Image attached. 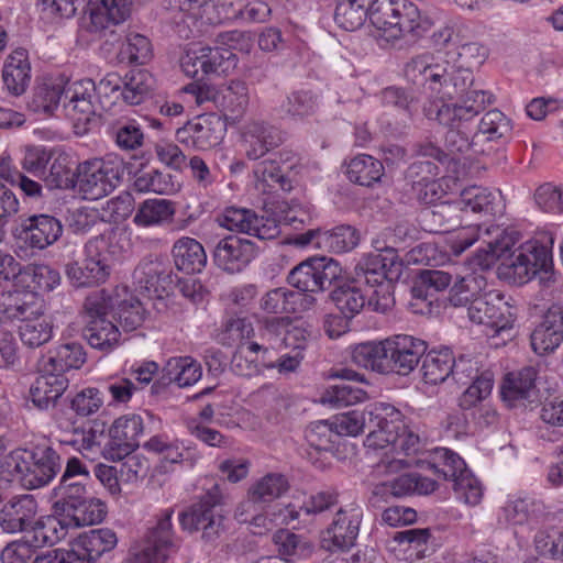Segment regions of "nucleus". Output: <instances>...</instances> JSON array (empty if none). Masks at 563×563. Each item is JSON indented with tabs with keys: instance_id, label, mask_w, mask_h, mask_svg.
I'll return each instance as SVG.
<instances>
[{
	"instance_id": "obj_1",
	"label": "nucleus",
	"mask_w": 563,
	"mask_h": 563,
	"mask_svg": "<svg viewBox=\"0 0 563 563\" xmlns=\"http://www.w3.org/2000/svg\"><path fill=\"white\" fill-rule=\"evenodd\" d=\"M477 240L482 246L476 254V264L483 269L501 262V274L514 283L523 285L538 277L541 283L553 280L552 246L554 238L543 232L537 238L515 247L516 239L499 227L481 225L468 228L460 233L454 242L455 253H462Z\"/></svg>"
},
{
	"instance_id": "obj_2",
	"label": "nucleus",
	"mask_w": 563,
	"mask_h": 563,
	"mask_svg": "<svg viewBox=\"0 0 563 563\" xmlns=\"http://www.w3.org/2000/svg\"><path fill=\"white\" fill-rule=\"evenodd\" d=\"M405 76L413 85L439 95L442 99H455L452 103L434 107H461L492 104L493 95L475 84L474 74L461 69L446 52H424L410 58L405 66Z\"/></svg>"
},
{
	"instance_id": "obj_3",
	"label": "nucleus",
	"mask_w": 563,
	"mask_h": 563,
	"mask_svg": "<svg viewBox=\"0 0 563 563\" xmlns=\"http://www.w3.org/2000/svg\"><path fill=\"white\" fill-rule=\"evenodd\" d=\"M7 464L27 489L49 484L62 470L59 454L47 444L32 450L16 449L9 454Z\"/></svg>"
},
{
	"instance_id": "obj_4",
	"label": "nucleus",
	"mask_w": 563,
	"mask_h": 563,
	"mask_svg": "<svg viewBox=\"0 0 563 563\" xmlns=\"http://www.w3.org/2000/svg\"><path fill=\"white\" fill-rule=\"evenodd\" d=\"M487 106L481 101L461 107H429L426 114L448 128L444 140L446 150L451 154H464L470 151L477 137L474 136L475 118Z\"/></svg>"
},
{
	"instance_id": "obj_5",
	"label": "nucleus",
	"mask_w": 563,
	"mask_h": 563,
	"mask_svg": "<svg viewBox=\"0 0 563 563\" xmlns=\"http://www.w3.org/2000/svg\"><path fill=\"white\" fill-rule=\"evenodd\" d=\"M113 307V299L104 290L93 291L85 300L87 323L82 335L96 350L110 352L119 344L121 333L118 327L107 318Z\"/></svg>"
},
{
	"instance_id": "obj_6",
	"label": "nucleus",
	"mask_w": 563,
	"mask_h": 563,
	"mask_svg": "<svg viewBox=\"0 0 563 563\" xmlns=\"http://www.w3.org/2000/svg\"><path fill=\"white\" fill-rule=\"evenodd\" d=\"M124 173L125 164L117 156L93 158L77 166V186L87 199L97 200L110 195Z\"/></svg>"
},
{
	"instance_id": "obj_7",
	"label": "nucleus",
	"mask_w": 563,
	"mask_h": 563,
	"mask_svg": "<svg viewBox=\"0 0 563 563\" xmlns=\"http://www.w3.org/2000/svg\"><path fill=\"white\" fill-rule=\"evenodd\" d=\"M387 260L377 253L368 254L356 264L353 282L373 288L368 296V307L373 311L386 313L395 306L394 283L387 277Z\"/></svg>"
},
{
	"instance_id": "obj_8",
	"label": "nucleus",
	"mask_w": 563,
	"mask_h": 563,
	"mask_svg": "<svg viewBox=\"0 0 563 563\" xmlns=\"http://www.w3.org/2000/svg\"><path fill=\"white\" fill-rule=\"evenodd\" d=\"M173 508L164 509L156 523L148 528L143 539L130 550L129 563H165L168 555L178 547L174 534Z\"/></svg>"
},
{
	"instance_id": "obj_9",
	"label": "nucleus",
	"mask_w": 563,
	"mask_h": 563,
	"mask_svg": "<svg viewBox=\"0 0 563 563\" xmlns=\"http://www.w3.org/2000/svg\"><path fill=\"white\" fill-rule=\"evenodd\" d=\"M3 313L9 319L21 321L19 335L27 347H40L53 338V321L40 305L15 298L12 303L4 307Z\"/></svg>"
},
{
	"instance_id": "obj_10",
	"label": "nucleus",
	"mask_w": 563,
	"mask_h": 563,
	"mask_svg": "<svg viewBox=\"0 0 563 563\" xmlns=\"http://www.w3.org/2000/svg\"><path fill=\"white\" fill-rule=\"evenodd\" d=\"M218 503L217 495L209 493L200 503L180 514L181 528L189 532L200 531L205 543L214 544L225 530L223 516L214 509Z\"/></svg>"
},
{
	"instance_id": "obj_11",
	"label": "nucleus",
	"mask_w": 563,
	"mask_h": 563,
	"mask_svg": "<svg viewBox=\"0 0 563 563\" xmlns=\"http://www.w3.org/2000/svg\"><path fill=\"white\" fill-rule=\"evenodd\" d=\"M468 319L490 328L495 334L511 330L516 316L500 292H485L467 308Z\"/></svg>"
},
{
	"instance_id": "obj_12",
	"label": "nucleus",
	"mask_w": 563,
	"mask_h": 563,
	"mask_svg": "<svg viewBox=\"0 0 563 563\" xmlns=\"http://www.w3.org/2000/svg\"><path fill=\"white\" fill-rule=\"evenodd\" d=\"M224 126L216 114H201L186 122L176 131V140L199 151L210 150L223 139Z\"/></svg>"
},
{
	"instance_id": "obj_13",
	"label": "nucleus",
	"mask_w": 563,
	"mask_h": 563,
	"mask_svg": "<svg viewBox=\"0 0 563 563\" xmlns=\"http://www.w3.org/2000/svg\"><path fill=\"white\" fill-rule=\"evenodd\" d=\"M106 246L103 239L97 238L86 244L87 258L82 265L68 264L66 275L76 287H87L104 283L110 275V265L99 249Z\"/></svg>"
},
{
	"instance_id": "obj_14",
	"label": "nucleus",
	"mask_w": 563,
	"mask_h": 563,
	"mask_svg": "<svg viewBox=\"0 0 563 563\" xmlns=\"http://www.w3.org/2000/svg\"><path fill=\"white\" fill-rule=\"evenodd\" d=\"M221 227L246 233L258 240H273L279 234V228L274 219L258 217L255 211L245 208L229 207L218 218Z\"/></svg>"
},
{
	"instance_id": "obj_15",
	"label": "nucleus",
	"mask_w": 563,
	"mask_h": 563,
	"mask_svg": "<svg viewBox=\"0 0 563 563\" xmlns=\"http://www.w3.org/2000/svg\"><path fill=\"white\" fill-rule=\"evenodd\" d=\"M389 356L390 373L409 375L424 355L428 344L426 341L408 335L395 334L385 339Z\"/></svg>"
},
{
	"instance_id": "obj_16",
	"label": "nucleus",
	"mask_w": 563,
	"mask_h": 563,
	"mask_svg": "<svg viewBox=\"0 0 563 563\" xmlns=\"http://www.w3.org/2000/svg\"><path fill=\"white\" fill-rule=\"evenodd\" d=\"M144 431L141 416L126 415L114 420L109 429L110 440L107 444L109 459L122 460L136 450Z\"/></svg>"
},
{
	"instance_id": "obj_17",
	"label": "nucleus",
	"mask_w": 563,
	"mask_h": 563,
	"mask_svg": "<svg viewBox=\"0 0 563 563\" xmlns=\"http://www.w3.org/2000/svg\"><path fill=\"white\" fill-rule=\"evenodd\" d=\"M284 141L285 135L278 128L260 119L250 120L242 131L245 156L252 161L262 158L269 151L280 146Z\"/></svg>"
},
{
	"instance_id": "obj_18",
	"label": "nucleus",
	"mask_w": 563,
	"mask_h": 563,
	"mask_svg": "<svg viewBox=\"0 0 563 563\" xmlns=\"http://www.w3.org/2000/svg\"><path fill=\"white\" fill-rule=\"evenodd\" d=\"M63 233L58 219L49 214H34L15 229V236L32 249L44 250L54 244Z\"/></svg>"
},
{
	"instance_id": "obj_19",
	"label": "nucleus",
	"mask_w": 563,
	"mask_h": 563,
	"mask_svg": "<svg viewBox=\"0 0 563 563\" xmlns=\"http://www.w3.org/2000/svg\"><path fill=\"white\" fill-rule=\"evenodd\" d=\"M282 319H269L264 323L262 339L265 344H258L256 342L250 343L247 349L257 353L263 351L267 353L269 350H282L291 349L292 352L299 350L300 353L306 349L308 343L309 333L306 329L300 327H294L287 330L283 335L280 333Z\"/></svg>"
},
{
	"instance_id": "obj_20",
	"label": "nucleus",
	"mask_w": 563,
	"mask_h": 563,
	"mask_svg": "<svg viewBox=\"0 0 563 563\" xmlns=\"http://www.w3.org/2000/svg\"><path fill=\"white\" fill-rule=\"evenodd\" d=\"M256 250L251 240L230 235L216 245L213 262L225 272H241L255 257Z\"/></svg>"
},
{
	"instance_id": "obj_21",
	"label": "nucleus",
	"mask_w": 563,
	"mask_h": 563,
	"mask_svg": "<svg viewBox=\"0 0 563 563\" xmlns=\"http://www.w3.org/2000/svg\"><path fill=\"white\" fill-rule=\"evenodd\" d=\"M363 518V509L350 505L338 509L331 525L327 528L328 538L323 542L331 541L333 547L340 550L351 549L357 539Z\"/></svg>"
},
{
	"instance_id": "obj_22",
	"label": "nucleus",
	"mask_w": 563,
	"mask_h": 563,
	"mask_svg": "<svg viewBox=\"0 0 563 563\" xmlns=\"http://www.w3.org/2000/svg\"><path fill=\"white\" fill-rule=\"evenodd\" d=\"M97 92L91 79L69 81L65 88L64 109L66 114L78 123H87L95 114L93 98Z\"/></svg>"
},
{
	"instance_id": "obj_23",
	"label": "nucleus",
	"mask_w": 563,
	"mask_h": 563,
	"mask_svg": "<svg viewBox=\"0 0 563 563\" xmlns=\"http://www.w3.org/2000/svg\"><path fill=\"white\" fill-rule=\"evenodd\" d=\"M388 411L394 412V407L379 404L369 406V420L367 424L368 434L365 439V446L378 450L387 446H396L398 440L397 420H388Z\"/></svg>"
},
{
	"instance_id": "obj_24",
	"label": "nucleus",
	"mask_w": 563,
	"mask_h": 563,
	"mask_svg": "<svg viewBox=\"0 0 563 563\" xmlns=\"http://www.w3.org/2000/svg\"><path fill=\"white\" fill-rule=\"evenodd\" d=\"M37 501L32 495L12 498L1 509L0 527L7 533H22L31 528L37 515Z\"/></svg>"
},
{
	"instance_id": "obj_25",
	"label": "nucleus",
	"mask_w": 563,
	"mask_h": 563,
	"mask_svg": "<svg viewBox=\"0 0 563 563\" xmlns=\"http://www.w3.org/2000/svg\"><path fill=\"white\" fill-rule=\"evenodd\" d=\"M533 351L540 355L553 352L563 342V305L548 309L530 336Z\"/></svg>"
},
{
	"instance_id": "obj_26",
	"label": "nucleus",
	"mask_w": 563,
	"mask_h": 563,
	"mask_svg": "<svg viewBox=\"0 0 563 563\" xmlns=\"http://www.w3.org/2000/svg\"><path fill=\"white\" fill-rule=\"evenodd\" d=\"M536 378L537 371L531 366L508 373L501 385L503 400L509 407L523 406L526 401L531 402L537 396Z\"/></svg>"
},
{
	"instance_id": "obj_27",
	"label": "nucleus",
	"mask_w": 563,
	"mask_h": 563,
	"mask_svg": "<svg viewBox=\"0 0 563 563\" xmlns=\"http://www.w3.org/2000/svg\"><path fill=\"white\" fill-rule=\"evenodd\" d=\"M463 217L456 201H442L420 212V223L430 233H448L462 224Z\"/></svg>"
},
{
	"instance_id": "obj_28",
	"label": "nucleus",
	"mask_w": 563,
	"mask_h": 563,
	"mask_svg": "<svg viewBox=\"0 0 563 563\" xmlns=\"http://www.w3.org/2000/svg\"><path fill=\"white\" fill-rule=\"evenodd\" d=\"M131 0H97L90 8V32H102L123 23L131 14Z\"/></svg>"
},
{
	"instance_id": "obj_29",
	"label": "nucleus",
	"mask_w": 563,
	"mask_h": 563,
	"mask_svg": "<svg viewBox=\"0 0 563 563\" xmlns=\"http://www.w3.org/2000/svg\"><path fill=\"white\" fill-rule=\"evenodd\" d=\"M2 81L12 96L23 95L31 81V64L26 49L18 48L5 59L2 69Z\"/></svg>"
},
{
	"instance_id": "obj_30",
	"label": "nucleus",
	"mask_w": 563,
	"mask_h": 563,
	"mask_svg": "<svg viewBox=\"0 0 563 563\" xmlns=\"http://www.w3.org/2000/svg\"><path fill=\"white\" fill-rule=\"evenodd\" d=\"M86 362V352L81 344L76 342L62 344L38 362L41 372H54L64 375L65 372L79 368Z\"/></svg>"
},
{
	"instance_id": "obj_31",
	"label": "nucleus",
	"mask_w": 563,
	"mask_h": 563,
	"mask_svg": "<svg viewBox=\"0 0 563 563\" xmlns=\"http://www.w3.org/2000/svg\"><path fill=\"white\" fill-rule=\"evenodd\" d=\"M68 78L64 75L44 76L36 84L30 107L35 112L53 113L59 106Z\"/></svg>"
},
{
	"instance_id": "obj_32",
	"label": "nucleus",
	"mask_w": 563,
	"mask_h": 563,
	"mask_svg": "<svg viewBox=\"0 0 563 563\" xmlns=\"http://www.w3.org/2000/svg\"><path fill=\"white\" fill-rule=\"evenodd\" d=\"M107 514L106 503L89 495L66 509L64 514H59V516L65 518L69 529H77L102 522Z\"/></svg>"
},
{
	"instance_id": "obj_33",
	"label": "nucleus",
	"mask_w": 563,
	"mask_h": 563,
	"mask_svg": "<svg viewBox=\"0 0 563 563\" xmlns=\"http://www.w3.org/2000/svg\"><path fill=\"white\" fill-rule=\"evenodd\" d=\"M250 103L249 87L245 81L234 79L220 86L218 96V110L231 120H240L246 112Z\"/></svg>"
},
{
	"instance_id": "obj_34",
	"label": "nucleus",
	"mask_w": 563,
	"mask_h": 563,
	"mask_svg": "<svg viewBox=\"0 0 563 563\" xmlns=\"http://www.w3.org/2000/svg\"><path fill=\"white\" fill-rule=\"evenodd\" d=\"M69 527L64 517L52 511L51 515L34 519L31 528L26 531L31 542L40 548L53 547L68 534Z\"/></svg>"
},
{
	"instance_id": "obj_35",
	"label": "nucleus",
	"mask_w": 563,
	"mask_h": 563,
	"mask_svg": "<svg viewBox=\"0 0 563 563\" xmlns=\"http://www.w3.org/2000/svg\"><path fill=\"white\" fill-rule=\"evenodd\" d=\"M49 167L43 180L51 189H70L77 186V168L71 157L59 150L51 151Z\"/></svg>"
},
{
	"instance_id": "obj_36",
	"label": "nucleus",
	"mask_w": 563,
	"mask_h": 563,
	"mask_svg": "<svg viewBox=\"0 0 563 563\" xmlns=\"http://www.w3.org/2000/svg\"><path fill=\"white\" fill-rule=\"evenodd\" d=\"M30 388V398L38 409H48L64 394L68 380L64 375L54 372H43Z\"/></svg>"
},
{
	"instance_id": "obj_37",
	"label": "nucleus",
	"mask_w": 563,
	"mask_h": 563,
	"mask_svg": "<svg viewBox=\"0 0 563 563\" xmlns=\"http://www.w3.org/2000/svg\"><path fill=\"white\" fill-rule=\"evenodd\" d=\"M438 487L435 481L424 477L418 473L404 474L390 482L376 486L375 494H389L394 497L408 495H429Z\"/></svg>"
},
{
	"instance_id": "obj_38",
	"label": "nucleus",
	"mask_w": 563,
	"mask_h": 563,
	"mask_svg": "<svg viewBox=\"0 0 563 563\" xmlns=\"http://www.w3.org/2000/svg\"><path fill=\"white\" fill-rule=\"evenodd\" d=\"M462 214L468 210L473 213L494 216L500 202V194L481 186L464 188L455 200Z\"/></svg>"
},
{
	"instance_id": "obj_39",
	"label": "nucleus",
	"mask_w": 563,
	"mask_h": 563,
	"mask_svg": "<svg viewBox=\"0 0 563 563\" xmlns=\"http://www.w3.org/2000/svg\"><path fill=\"white\" fill-rule=\"evenodd\" d=\"M173 257L176 268L186 274L199 273L207 264L203 246L197 240L187 236L175 242Z\"/></svg>"
},
{
	"instance_id": "obj_40",
	"label": "nucleus",
	"mask_w": 563,
	"mask_h": 563,
	"mask_svg": "<svg viewBox=\"0 0 563 563\" xmlns=\"http://www.w3.org/2000/svg\"><path fill=\"white\" fill-rule=\"evenodd\" d=\"M133 278L137 289L146 292L148 297H162L172 282L170 275L164 272L162 265L153 261L141 263L135 268Z\"/></svg>"
},
{
	"instance_id": "obj_41",
	"label": "nucleus",
	"mask_w": 563,
	"mask_h": 563,
	"mask_svg": "<svg viewBox=\"0 0 563 563\" xmlns=\"http://www.w3.org/2000/svg\"><path fill=\"white\" fill-rule=\"evenodd\" d=\"M352 360L358 366L369 368L379 374H389V356L385 339L378 342H365L356 345L352 352Z\"/></svg>"
},
{
	"instance_id": "obj_42",
	"label": "nucleus",
	"mask_w": 563,
	"mask_h": 563,
	"mask_svg": "<svg viewBox=\"0 0 563 563\" xmlns=\"http://www.w3.org/2000/svg\"><path fill=\"white\" fill-rule=\"evenodd\" d=\"M397 34L395 41L406 36L417 38L429 29V21L421 16L419 9L412 2L397 0Z\"/></svg>"
},
{
	"instance_id": "obj_43",
	"label": "nucleus",
	"mask_w": 563,
	"mask_h": 563,
	"mask_svg": "<svg viewBox=\"0 0 563 563\" xmlns=\"http://www.w3.org/2000/svg\"><path fill=\"white\" fill-rule=\"evenodd\" d=\"M397 0H375L369 11V22L376 30V36L394 42L397 34Z\"/></svg>"
},
{
	"instance_id": "obj_44",
	"label": "nucleus",
	"mask_w": 563,
	"mask_h": 563,
	"mask_svg": "<svg viewBox=\"0 0 563 563\" xmlns=\"http://www.w3.org/2000/svg\"><path fill=\"white\" fill-rule=\"evenodd\" d=\"M454 366L453 352L445 347L429 352L422 362L421 372L427 384L443 383L452 373Z\"/></svg>"
},
{
	"instance_id": "obj_45",
	"label": "nucleus",
	"mask_w": 563,
	"mask_h": 563,
	"mask_svg": "<svg viewBox=\"0 0 563 563\" xmlns=\"http://www.w3.org/2000/svg\"><path fill=\"white\" fill-rule=\"evenodd\" d=\"M330 299L345 318L351 319L364 309L366 302V296L353 280L338 285Z\"/></svg>"
},
{
	"instance_id": "obj_46",
	"label": "nucleus",
	"mask_w": 563,
	"mask_h": 563,
	"mask_svg": "<svg viewBox=\"0 0 563 563\" xmlns=\"http://www.w3.org/2000/svg\"><path fill=\"white\" fill-rule=\"evenodd\" d=\"M175 208L167 199H146L136 209L133 222L137 227L161 225L173 218Z\"/></svg>"
},
{
	"instance_id": "obj_47",
	"label": "nucleus",
	"mask_w": 563,
	"mask_h": 563,
	"mask_svg": "<svg viewBox=\"0 0 563 563\" xmlns=\"http://www.w3.org/2000/svg\"><path fill=\"white\" fill-rule=\"evenodd\" d=\"M153 85L154 79L148 71L131 70L123 77L121 97L126 104H140L151 95Z\"/></svg>"
},
{
	"instance_id": "obj_48",
	"label": "nucleus",
	"mask_w": 563,
	"mask_h": 563,
	"mask_svg": "<svg viewBox=\"0 0 563 563\" xmlns=\"http://www.w3.org/2000/svg\"><path fill=\"white\" fill-rule=\"evenodd\" d=\"M487 287L483 275L468 274L456 282L450 290L449 301L453 307H467L477 300Z\"/></svg>"
},
{
	"instance_id": "obj_49",
	"label": "nucleus",
	"mask_w": 563,
	"mask_h": 563,
	"mask_svg": "<svg viewBox=\"0 0 563 563\" xmlns=\"http://www.w3.org/2000/svg\"><path fill=\"white\" fill-rule=\"evenodd\" d=\"M334 22L339 27L353 32L358 30L369 19L368 7L356 0H335Z\"/></svg>"
},
{
	"instance_id": "obj_50",
	"label": "nucleus",
	"mask_w": 563,
	"mask_h": 563,
	"mask_svg": "<svg viewBox=\"0 0 563 563\" xmlns=\"http://www.w3.org/2000/svg\"><path fill=\"white\" fill-rule=\"evenodd\" d=\"M383 173V163L365 154L351 159L346 168L349 179L361 186H372L382 178Z\"/></svg>"
},
{
	"instance_id": "obj_51",
	"label": "nucleus",
	"mask_w": 563,
	"mask_h": 563,
	"mask_svg": "<svg viewBox=\"0 0 563 563\" xmlns=\"http://www.w3.org/2000/svg\"><path fill=\"white\" fill-rule=\"evenodd\" d=\"M163 371L168 382H174L179 387L197 383L202 375L200 364L189 356L169 358Z\"/></svg>"
},
{
	"instance_id": "obj_52",
	"label": "nucleus",
	"mask_w": 563,
	"mask_h": 563,
	"mask_svg": "<svg viewBox=\"0 0 563 563\" xmlns=\"http://www.w3.org/2000/svg\"><path fill=\"white\" fill-rule=\"evenodd\" d=\"M360 232L352 225L341 224L324 231L320 238L321 247L333 253H345L354 250L360 243Z\"/></svg>"
},
{
	"instance_id": "obj_53",
	"label": "nucleus",
	"mask_w": 563,
	"mask_h": 563,
	"mask_svg": "<svg viewBox=\"0 0 563 563\" xmlns=\"http://www.w3.org/2000/svg\"><path fill=\"white\" fill-rule=\"evenodd\" d=\"M297 292L285 287H278L266 291L260 299V309L266 314L294 313Z\"/></svg>"
},
{
	"instance_id": "obj_54",
	"label": "nucleus",
	"mask_w": 563,
	"mask_h": 563,
	"mask_svg": "<svg viewBox=\"0 0 563 563\" xmlns=\"http://www.w3.org/2000/svg\"><path fill=\"white\" fill-rule=\"evenodd\" d=\"M288 488L287 479L280 474H268L256 482L249 490L253 503H269L280 497Z\"/></svg>"
},
{
	"instance_id": "obj_55",
	"label": "nucleus",
	"mask_w": 563,
	"mask_h": 563,
	"mask_svg": "<svg viewBox=\"0 0 563 563\" xmlns=\"http://www.w3.org/2000/svg\"><path fill=\"white\" fill-rule=\"evenodd\" d=\"M177 187L178 185L174 183L172 175L157 169L141 173L136 175L134 180V188L139 192L170 195L177 191Z\"/></svg>"
},
{
	"instance_id": "obj_56",
	"label": "nucleus",
	"mask_w": 563,
	"mask_h": 563,
	"mask_svg": "<svg viewBox=\"0 0 563 563\" xmlns=\"http://www.w3.org/2000/svg\"><path fill=\"white\" fill-rule=\"evenodd\" d=\"M338 437L332 418L312 422L306 430L307 442L318 452L331 451Z\"/></svg>"
},
{
	"instance_id": "obj_57",
	"label": "nucleus",
	"mask_w": 563,
	"mask_h": 563,
	"mask_svg": "<svg viewBox=\"0 0 563 563\" xmlns=\"http://www.w3.org/2000/svg\"><path fill=\"white\" fill-rule=\"evenodd\" d=\"M494 386V373L489 369L482 371L474 377L460 398V406L468 409L487 398Z\"/></svg>"
},
{
	"instance_id": "obj_58",
	"label": "nucleus",
	"mask_w": 563,
	"mask_h": 563,
	"mask_svg": "<svg viewBox=\"0 0 563 563\" xmlns=\"http://www.w3.org/2000/svg\"><path fill=\"white\" fill-rule=\"evenodd\" d=\"M79 541L87 550L90 558L97 561L103 553L117 545L118 539L113 530L108 528L95 529L81 536Z\"/></svg>"
},
{
	"instance_id": "obj_59",
	"label": "nucleus",
	"mask_w": 563,
	"mask_h": 563,
	"mask_svg": "<svg viewBox=\"0 0 563 563\" xmlns=\"http://www.w3.org/2000/svg\"><path fill=\"white\" fill-rule=\"evenodd\" d=\"M41 549L38 544L31 542L29 533L22 534V538L9 543L1 552L2 563H38L40 556H35L36 551Z\"/></svg>"
},
{
	"instance_id": "obj_60",
	"label": "nucleus",
	"mask_w": 563,
	"mask_h": 563,
	"mask_svg": "<svg viewBox=\"0 0 563 563\" xmlns=\"http://www.w3.org/2000/svg\"><path fill=\"white\" fill-rule=\"evenodd\" d=\"M152 55V46L148 38L139 33H131L122 45L119 58L128 64H145Z\"/></svg>"
},
{
	"instance_id": "obj_61",
	"label": "nucleus",
	"mask_w": 563,
	"mask_h": 563,
	"mask_svg": "<svg viewBox=\"0 0 563 563\" xmlns=\"http://www.w3.org/2000/svg\"><path fill=\"white\" fill-rule=\"evenodd\" d=\"M314 261L316 257H310L295 266L287 277L289 285L303 292H319Z\"/></svg>"
},
{
	"instance_id": "obj_62",
	"label": "nucleus",
	"mask_w": 563,
	"mask_h": 563,
	"mask_svg": "<svg viewBox=\"0 0 563 563\" xmlns=\"http://www.w3.org/2000/svg\"><path fill=\"white\" fill-rule=\"evenodd\" d=\"M510 131V121L501 111L493 109L481 119L474 136L487 135V140L493 141L506 136Z\"/></svg>"
},
{
	"instance_id": "obj_63",
	"label": "nucleus",
	"mask_w": 563,
	"mask_h": 563,
	"mask_svg": "<svg viewBox=\"0 0 563 563\" xmlns=\"http://www.w3.org/2000/svg\"><path fill=\"white\" fill-rule=\"evenodd\" d=\"M366 398L367 393L362 388L341 384L328 388L322 395V402L340 408L355 405Z\"/></svg>"
},
{
	"instance_id": "obj_64",
	"label": "nucleus",
	"mask_w": 563,
	"mask_h": 563,
	"mask_svg": "<svg viewBox=\"0 0 563 563\" xmlns=\"http://www.w3.org/2000/svg\"><path fill=\"white\" fill-rule=\"evenodd\" d=\"M332 420L339 437H355L367 428L369 420V407L364 410H351L336 415L332 417Z\"/></svg>"
}]
</instances>
